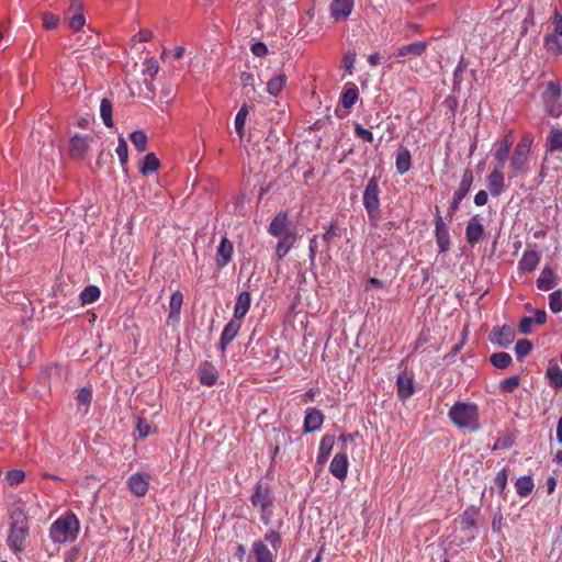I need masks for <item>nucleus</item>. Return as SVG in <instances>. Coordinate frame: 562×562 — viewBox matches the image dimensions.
Returning <instances> with one entry per match:
<instances>
[{"instance_id":"nucleus-20","label":"nucleus","mask_w":562,"mask_h":562,"mask_svg":"<svg viewBox=\"0 0 562 562\" xmlns=\"http://www.w3.org/2000/svg\"><path fill=\"white\" fill-rule=\"evenodd\" d=\"M330 473L339 479L342 480L347 476L348 473V458L345 452L336 453L333 458L330 465H329Z\"/></svg>"},{"instance_id":"nucleus-2","label":"nucleus","mask_w":562,"mask_h":562,"mask_svg":"<svg viewBox=\"0 0 562 562\" xmlns=\"http://www.w3.org/2000/svg\"><path fill=\"white\" fill-rule=\"evenodd\" d=\"M11 520L8 546L12 551L21 552L29 536V518L25 512L18 507L12 510Z\"/></svg>"},{"instance_id":"nucleus-60","label":"nucleus","mask_w":562,"mask_h":562,"mask_svg":"<svg viewBox=\"0 0 562 562\" xmlns=\"http://www.w3.org/2000/svg\"><path fill=\"white\" fill-rule=\"evenodd\" d=\"M59 23L58 16L50 14V13H44L43 14V26L46 30H53L57 27Z\"/></svg>"},{"instance_id":"nucleus-25","label":"nucleus","mask_w":562,"mask_h":562,"mask_svg":"<svg viewBox=\"0 0 562 562\" xmlns=\"http://www.w3.org/2000/svg\"><path fill=\"white\" fill-rule=\"evenodd\" d=\"M395 166H396V170L400 175H404L411 169L412 156H411V151L406 147L401 146L396 150Z\"/></svg>"},{"instance_id":"nucleus-58","label":"nucleus","mask_w":562,"mask_h":562,"mask_svg":"<svg viewBox=\"0 0 562 562\" xmlns=\"http://www.w3.org/2000/svg\"><path fill=\"white\" fill-rule=\"evenodd\" d=\"M518 385H519V376L518 375L507 378L501 382L502 390H504L506 392H513Z\"/></svg>"},{"instance_id":"nucleus-40","label":"nucleus","mask_w":562,"mask_h":562,"mask_svg":"<svg viewBox=\"0 0 562 562\" xmlns=\"http://www.w3.org/2000/svg\"><path fill=\"white\" fill-rule=\"evenodd\" d=\"M491 363L497 369H506L512 363V356L507 352H494L490 357Z\"/></svg>"},{"instance_id":"nucleus-27","label":"nucleus","mask_w":562,"mask_h":562,"mask_svg":"<svg viewBox=\"0 0 562 562\" xmlns=\"http://www.w3.org/2000/svg\"><path fill=\"white\" fill-rule=\"evenodd\" d=\"M540 262V256L535 250H527L524 252L521 259L518 262L519 270L524 272L533 271Z\"/></svg>"},{"instance_id":"nucleus-46","label":"nucleus","mask_w":562,"mask_h":562,"mask_svg":"<svg viewBox=\"0 0 562 562\" xmlns=\"http://www.w3.org/2000/svg\"><path fill=\"white\" fill-rule=\"evenodd\" d=\"M183 304V295L180 291H175L170 296L169 307H170V317H179L180 310Z\"/></svg>"},{"instance_id":"nucleus-6","label":"nucleus","mask_w":562,"mask_h":562,"mask_svg":"<svg viewBox=\"0 0 562 562\" xmlns=\"http://www.w3.org/2000/svg\"><path fill=\"white\" fill-rule=\"evenodd\" d=\"M380 193L381 190L379 188L378 179L372 177L366 186L362 201L367 210L370 224L374 227L378 226L381 218Z\"/></svg>"},{"instance_id":"nucleus-64","label":"nucleus","mask_w":562,"mask_h":562,"mask_svg":"<svg viewBox=\"0 0 562 562\" xmlns=\"http://www.w3.org/2000/svg\"><path fill=\"white\" fill-rule=\"evenodd\" d=\"M145 64H146L145 72L150 77H155L159 70L157 60L154 58H149L146 60Z\"/></svg>"},{"instance_id":"nucleus-10","label":"nucleus","mask_w":562,"mask_h":562,"mask_svg":"<svg viewBox=\"0 0 562 562\" xmlns=\"http://www.w3.org/2000/svg\"><path fill=\"white\" fill-rule=\"evenodd\" d=\"M277 553H273L261 540H256L251 544L247 562H276Z\"/></svg>"},{"instance_id":"nucleus-47","label":"nucleus","mask_w":562,"mask_h":562,"mask_svg":"<svg viewBox=\"0 0 562 562\" xmlns=\"http://www.w3.org/2000/svg\"><path fill=\"white\" fill-rule=\"evenodd\" d=\"M549 308L554 314L562 312V289H558L549 294Z\"/></svg>"},{"instance_id":"nucleus-53","label":"nucleus","mask_w":562,"mask_h":562,"mask_svg":"<svg viewBox=\"0 0 562 562\" xmlns=\"http://www.w3.org/2000/svg\"><path fill=\"white\" fill-rule=\"evenodd\" d=\"M355 135L367 143H372L374 140L372 132L368 128H364L359 123L355 124Z\"/></svg>"},{"instance_id":"nucleus-32","label":"nucleus","mask_w":562,"mask_h":562,"mask_svg":"<svg viewBox=\"0 0 562 562\" xmlns=\"http://www.w3.org/2000/svg\"><path fill=\"white\" fill-rule=\"evenodd\" d=\"M473 180H474V176H473L472 170L469 169V168L465 169L463 175H462V179L460 181V184H459L458 189L454 191L453 194H456L457 198L464 199L467 196V194L469 193L470 189H471Z\"/></svg>"},{"instance_id":"nucleus-30","label":"nucleus","mask_w":562,"mask_h":562,"mask_svg":"<svg viewBox=\"0 0 562 562\" xmlns=\"http://www.w3.org/2000/svg\"><path fill=\"white\" fill-rule=\"evenodd\" d=\"M555 285L554 272L549 266H544L537 279V288L541 291H549Z\"/></svg>"},{"instance_id":"nucleus-35","label":"nucleus","mask_w":562,"mask_h":562,"mask_svg":"<svg viewBox=\"0 0 562 562\" xmlns=\"http://www.w3.org/2000/svg\"><path fill=\"white\" fill-rule=\"evenodd\" d=\"M286 75L284 72L278 74L276 77L271 78L267 83V91L277 97L286 83Z\"/></svg>"},{"instance_id":"nucleus-52","label":"nucleus","mask_w":562,"mask_h":562,"mask_svg":"<svg viewBox=\"0 0 562 562\" xmlns=\"http://www.w3.org/2000/svg\"><path fill=\"white\" fill-rule=\"evenodd\" d=\"M79 406L88 407L92 400V391L89 387H81L76 397Z\"/></svg>"},{"instance_id":"nucleus-62","label":"nucleus","mask_w":562,"mask_h":562,"mask_svg":"<svg viewBox=\"0 0 562 562\" xmlns=\"http://www.w3.org/2000/svg\"><path fill=\"white\" fill-rule=\"evenodd\" d=\"M552 23L554 26V33L562 36V14L558 9H554L553 11Z\"/></svg>"},{"instance_id":"nucleus-28","label":"nucleus","mask_w":562,"mask_h":562,"mask_svg":"<svg viewBox=\"0 0 562 562\" xmlns=\"http://www.w3.org/2000/svg\"><path fill=\"white\" fill-rule=\"evenodd\" d=\"M277 237L279 238V241L276 247V254L279 259H282L296 241V233H285V235Z\"/></svg>"},{"instance_id":"nucleus-3","label":"nucleus","mask_w":562,"mask_h":562,"mask_svg":"<svg viewBox=\"0 0 562 562\" xmlns=\"http://www.w3.org/2000/svg\"><path fill=\"white\" fill-rule=\"evenodd\" d=\"M450 420L458 428L476 431L480 428L477 406L473 403L457 402L449 411Z\"/></svg>"},{"instance_id":"nucleus-8","label":"nucleus","mask_w":562,"mask_h":562,"mask_svg":"<svg viewBox=\"0 0 562 562\" xmlns=\"http://www.w3.org/2000/svg\"><path fill=\"white\" fill-rule=\"evenodd\" d=\"M516 333L509 325L495 326L488 335V340L498 347H508L515 340Z\"/></svg>"},{"instance_id":"nucleus-49","label":"nucleus","mask_w":562,"mask_h":562,"mask_svg":"<svg viewBox=\"0 0 562 562\" xmlns=\"http://www.w3.org/2000/svg\"><path fill=\"white\" fill-rule=\"evenodd\" d=\"M4 479L9 485H18L24 481L25 472L20 469H13L7 472Z\"/></svg>"},{"instance_id":"nucleus-1","label":"nucleus","mask_w":562,"mask_h":562,"mask_svg":"<svg viewBox=\"0 0 562 562\" xmlns=\"http://www.w3.org/2000/svg\"><path fill=\"white\" fill-rule=\"evenodd\" d=\"M80 529L77 516L68 512L56 519L49 529V537L55 543H65L74 541Z\"/></svg>"},{"instance_id":"nucleus-31","label":"nucleus","mask_w":562,"mask_h":562,"mask_svg":"<svg viewBox=\"0 0 562 562\" xmlns=\"http://www.w3.org/2000/svg\"><path fill=\"white\" fill-rule=\"evenodd\" d=\"M335 445V437L333 435H325L319 443L318 454H317V463L323 464L327 461L328 457L331 453V450Z\"/></svg>"},{"instance_id":"nucleus-51","label":"nucleus","mask_w":562,"mask_h":562,"mask_svg":"<svg viewBox=\"0 0 562 562\" xmlns=\"http://www.w3.org/2000/svg\"><path fill=\"white\" fill-rule=\"evenodd\" d=\"M240 81L243 89L246 91V93H252L255 92V76L251 72H241L240 75Z\"/></svg>"},{"instance_id":"nucleus-37","label":"nucleus","mask_w":562,"mask_h":562,"mask_svg":"<svg viewBox=\"0 0 562 562\" xmlns=\"http://www.w3.org/2000/svg\"><path fill=\"white\" fill-rule=\"evenodd\" d=\"M562 149V130L553 128L547 137V153Z\"/></svg>"},{"instance_id":"nucleus-61","label":"nucleus","mask_w":562,"mask_h":562,"mask_svg":"<svg viewBox=\"0 0 562 562\" xmlns=\"http://www.w3.org/2000/svg\"><path fill=\"white\" fill-rule=\"evenodd\" d=\"M251 53L257 57H263L268 54V47L262 42H256L251 45Z\"/></svg>"},{"instance_id":"nucleus-36","label":"nucleus","mask_w":562,"mask_h":562,"mask_svg":"<svg viewBox=\"0 0 562 562\" xmlns=\"http://www.w3.org/2000/svg\"><path fill=\"white\" fill-rule=\"evenodd\" d=\"M359 91L356 85L351 83L347 87L340 98L341 105L345 109H350L358 100Z\"/></svg>"},{"instance_id":"nucleus-57","label":"nucleus","mask_w":562,"mask_h":562,"mask_svg":"<svg viewBox=\"0 0 562 562\" xmlns=\"http://www.w3.org/2000/svg\"><path fill=\"white\" fill-rule=\"evenodd\" d=\"M86 24V18L82 13H75L69 19V27L74 31H80Z\"/></svg>"},{"instance_id":"nucleus-43","label":"nucleus","mask_w":562,"mask_h":562,"mask_svg":"<svg viewBox=\"0 0 562 562\" xmlns=\"http://www.w3.org/2000/svg\"><path fill=\"white\" fill-rule=\"evenodd\" d=\"M130 139L138 151L143 153L146 150L148 137L143 131H134L130 135Z\"/></svg>"},{"instance_id":"nucleus-38","label":"nucleus","mask_w":562,"mask_h":562,"mask_svg":"<svg viewBox=\"0 0 562 562\" xmlns=\"http://www.w3.org/2000/svg\"><path fill=\"white\" fill-rule=\"evenodd\" d=\"M248 113H249V108L246 103H244L235 116V130L240 139H243V137L245 135V124H246Z\"/></svg>"},{"instance_id":"nucleus-15","label":"nucleus","mask_w":562,"mask_h":562,"mask_svg":"<svg viewBox=\"0 0 562 562\" xmlns=\"http://www.w3.org/2000/svg\"><path fill=\"white\" fill-rule=\"evenodd\" d=\"M240 328L241 321L234 317L225 325L218 344V347L223 353L226 351L227 346L236 338Z\"/></svg>"},{"instance_id":"nucleus-21","label":"nucleus","mask_w":562,"mask_h":562,"mask_svg":"<svg viewBox=\"0 0 562 562\" xmlns=\"http://www.w3.org/2000/svg\"><path fill=\"white\" fill-rule=\"evenodd\" d=\"M324 422V415L316 408L308 407L304 418V432L310 434L318 430Z\"/></svg>"},{"instance_id":"nucleus-24","label":"nucleus","mask_w":562,"mask_h":562,"mask_svg":"<svg viewBox=\"0 0 562 562\" xmlns=\"http://www.w3.org/2000/svg\"><path fill=\"white\" fill-rule=\"evenodd\" d=\"M251 296L248 291H243L238 294L234 306V318L241 321L249 311Z\"/></svg>"},{"instance_id":"nucleus-45","label":"nucleus","mask_w":562,"mask_h":562,"mask_svg":"<svg viewBox=\"0 0 562 562\" xmlns=\"http://www.w3.org/2000/svg\"><path fill=\"white\" fill-rule=\"evenodd\" d=\"M116 154L120 159V164L123 168V170H126V165L128 161V146L123 136H120L117 139V147H116Z\"/></svg>"},{"instance_id":"nucleus-23","label":"nucleus","mask_w":562,"mask_h":562,"mask_svg":"<svg viewBox=\"0 0 562 562\" xmlns=\"http://www.w3.org/2000/svg\"><path fill=\"white\" fill-rule=\"evenodd\" d=\"M397 395L402 400H406L414 394L413 378L406 372H401L396 380Z\"/></svg>"},{"instance_id":"nucleus-5","label":"nucleus","mask_w":562,"mask_h":562,"mask_svg":"<svg viewBox=\"0 0 562 562\" xmlns=\"http://www.w3.org/2000/svg\"><path fill=\"white\" fill-rule=\"evenodd\" d=\"M250 503L254 508L260 510L261 521L268 526L272 518L273 496L268 483L259 481L254 487V493L250 496Z\"/></svg>"},{"instance_id":"nucleus-18","label":"nucleus","mask_w":562,"mask_h":562,"mask_svg":"<svg viewBox=\"0 0 562 562\" xmlns=\"http://www.w3.org/2000/svg\"><path fill=\"white\" fill-rule=\"evenodd\" d=\"M289 225L290 221L288 214L280 212L271 221L268 232L274 237L285 235V233H294L289 228Z\"/></svg>"},{"instance_id":"nucleus-13","label":"nucleus","mask_w":562,"mask_h":562,"mask_svg":"<svg viewBox=\"0 0 562 562\" xmlns=\"http://www.w3.org/2000/svg\"><path fill=\"white\" fill-rule=\"evenodd\" d=\"M92 137L88 135L76 134L69 142V155L74 159H82L89 150Z\"/></svg>"},{"instance_id":"nucleus-42","label":"nucleus","mask_w":562,"mask_h":562,"mask_svg":"<svg viewBox=\"0 0 562 562\" xmlns=\"http://www.w3.org/2000/svg\"><path fill=\"white\" fill-rule=\"evenodd\" d=\"M101 291L95 285L86 286L80 293L82 304H91L100 297Z\"/></svg>"},{"instance_id":"nucleus-41","label":"nucleus","mask_w":562,"mask_h":562,"mask_svg":"<svg viewBox=\"0 0 562 562\" xmlns=\"http://www.w3.org/2000/svg\"><path fill=\"white\" fill-rule=\"evenodd\" d=\"M100 115L101 119L106 127L113 126V119H112V103L109 99L104 98L101 100L100 104Z\"/></svg>"},{"instance_id":"nucleus-54","label":"nucleus","mask_w":562,"mask_h":562,"mask_svg":"<svg viewBox=\"0 0 562 562\" xmlns=\"http://www.w3.org/2000/svg\"><path fill=\"white\" fill-rule=\"evenodd\" d=\"M507 470L502 469L497 472L496 476L494 477V486L499 490V493H503L507 486Z\"/></svg>"},{"instance_id":"nucleus-11","label":"nucleus","mask_w":562,"mask_h":562,"mask_svg":"<svg viewBox=\"0 0 562 562\" xmlns=\"http://www.w3.org/2000/svg\"><path fill=\"white\" fill-rule=\"evenodd\" d=\"M355 7V0H333L329 5V15L335 22L346 21Z\"/></svg>"},{"instance_id":"nucleus-4","label":"nucleus","mask_w":562,"mask_h":562,"mask_svg":"<svg viewBox=\"0 0 562 562\" xmlns=\"http://www.w3.org/2000/svg\"><path fill=\"white\" fill-rule=\"evenodd\" d=\"M532 143L533 136L530 133H526L520 137L509 160V179H514L528 170Z\"/></svg>"},{"instance_id":"nucleus-9","label":"nucleus","mask_w":562,"mask_h":562,"mask_svg":"<svg viewBox=\"0 0 562 562\" xmlns=\"http://www.w3.org/2000/svg\"><path fill=\"white\" fill-rule=\"evenodd\" d=\"M436 210H437V216L435 218L436 244L439 248V252L445 254L450 249V245H451L450 234H449L446 223L443 222L442 216L440 215L438 207H436Z\"/></svg>"},{"instance_id":"nucleus-22","label":"nucleus","mask_w":562,"mask_h":562,"mask_svg":"<svg viewBox=\"0 0 562 562\" xmlns=\"http://www.w3.org/2000/svg\"><path fill=\"white\" fill-rule=\"evenodd\" d=\"M233 256V244L227 237H223L216 251V265L218 268L226 267Z\"/></svg>"},{"instance_id":"nucleus-50","label":"nucleus","mask_w":562,"mask_h":562,"mask_svg":"<svg viewBox=\"0 0 562 562\" xmlns=\"http://www.w3.org/2000/svg\"><path fill=\"white\" fill-rule=\"evenodd\" d=\"M291 435L286 428L273 429V443L281 446L291 443Z\"/></svg>"},{"instance_id":"nucleus-14","label":"nucleus","mask_w":562,"mask_h":562,"mask_svg":"<svg viewBox=\"0 0 562 562\" xmlns=\"http://www.w3.org/2000/svg\"><path fill=\"white\" fill-rule=\"evenodd\" d=\"M503 169L504 168L495 166L487 176V189L493 196H499L506 189Z\"/></svg>"},{"instance_id":"nucleus-56","label":"nucleus","mask_w":562,"mask_h":562,"mask_svg":"<svg viewBox=\"0 0 562 562\" xmlns=\"http://www.w3.org/2000/svg\"><path fill=\"white\" fill-rule=\"evenodd\" d=\"M338 233V223L337 221H333L326 232L323 234L322 238L326 244H329L334 238L339 237Z\"/></svg>"},{"instance_id":"nucleus-63","label":"nucleus","mask_w":562,"mask_h":562,"mask_svg":"<svg viewBox=\"0 0 562 562\" xmlns=\"http://www.w3.org/2000/svg\"><path fill=\"white\" fill-rule=\"evenodd\" d=\"M356 61V53L355 52H347L344 56L342 63L344 67L349 74H351L353 65Z\"/></svg>"},{"instance_id":"nucleus-33","label":"nucleus","mask_w":562,"mask_h":562,"mask_svg":"<svg viewBox=\"0 0 562 562\" xmlns=\"http://www.w3.org/2000/svg\"><path fill=\"white\" fill-rule=\"evenodd\" d=\"M160 167V161L154 153L147 154L142 161L139 172L144 176L156 172Z\"/></svg>"},{"instance_id":"nucleus-16","label":"nucleus","mask_w":562,"mask_h":562,"mask_svg":"<svg viewBox=\"0 0 562 562\" xmlns=\"http://www.w3.org/2000/svg\"><path fill=\"white\" fill-rule=\"evenodd\" d=\"M484 234V227L479 215L472 216L465 227V238L471 246L476 245Z\"/></svg>"},{"instance_id":"nucleus-59","label":"nucleus","mask_w":562,"mask_h":562,"mask_svg":"<svg viewBox=\"0 0 562 562\" xmlns=\"http://www.w3.org/2000/svg\"><path fill=\"white\" fill-rule=\"evenodd\" d=\"M533 324V318L529 316H525L519 321L518 330L522 335H528L531 333V326Z\"/></svg>"},{"instance_id":"nucleus-19","label":"nucleus","mask_w":562,"mask_h":562,"mask_svg":"<svg viewBox=\"0 0 562 562\" xmlns=\"http://www.w3.org/2000/svg\"><path fill=\"white\" fill-rule=\"evenodd\" d=\"M199 381L206 386H213L218 378L217 370L210 361L202 362L198 368Z\"/></svg>"},{"instance_id":"nucleus-29","label":"nucleus","mask_w":562,"mask_h":562,"mask_svg":"<svg viewBox=\"0 0 562 562\" xmlns=\"http://www.w3.org/2000/svg\"><path fill=\"white\" fill-rule=\"evenodd\" d=\"M546 378L551 387L559 390L562 387V370L553 360L549 362L547 368Z\"/></svg>"},{"instance_id":"nucleus-7","label":"nucleus","mask_w":562,"mask_h":562,"mask_svg":"<svg viewBox=\"0 0 562 562\" xmlns=\"http://www.w3.org/2000/svg\"><path fill=\"white\" fill-rule=\"evenodd\" d=\"M561 93L562 88L557 81H549L546 90L542 92V101L546 110L553 117H559L562 114V104L560 103Z\"/></svg>"},{"instance_id":"nucleus-55","label":"nucleus","mask_w":562,"mask_h":562,"mask_svg":"<svg viewBox=\"0 0 562 562\" xmlns=\"http://www.w3.org/2000/svg\"><path fill=\"white\" fill-rule=\"evenodd\" d=\"M265 541L271 544V547L277 551L282 544V538L280 532L276 530H271L265 535Z\"/></svg>"},{"instance_id":"nucleus-17","label":"nucleus","mask_w":562,"mask_h":562,"mask_svg":"<svg viewBox=\"0 0 562 562\" xmlns=\"http://www.w3.org/2000/svg\"><path fill=\"white\" fill-rule=\"evenodd\" d=\"M514 143L513 132H508L499 142L497 149L494 153V158L497 161V167L504 168L508 159L509 151Z\"/></svg>"},{"instance_id":"nucleus-34","label":"nucleus","mask_w":562,"mask_h":562,"mask_svg":"<svg viewBox=\"0 0 562 562\" xmlns=\"http://www.w3.org/2000/svg\"><path fill=\"white\" fill-rule=\"evenodd\" d=\"M515 487L520 497H527L532 493L535 483L530 475H524L517 479Z\"/></svg>"},{"instance_id":"nucleus-39","label":"nucleus","mask_w":562,"mask_h":562,"mask_svg":"<svg viewBox=\"0 0 562 562\" xmlns=\"http://www.w3.org/2000/svg\"><path fill=\"white\" fill-rule=\"evenodd\" d=\"M469 63L465 60V58L462 56L454 69L453 72V91L459 92L461 89V85L463 81V74L468 69Z\"/></svg>"},{"instance_id":"nucleus-48","label":"nucleus","mask_w":562,"mask_h":562,"mask_svg":"<svg viewBox=\"0 0 562 562\" xmlns=\"http://www.w3.org/2000/svg\"><path fill=\"white\" fill-rule=\"evenodd\" d=\"M531 349H532V342L530 340L520 339L516 342L515 355L518 360H521L522 358H525L527 355L530 353Z\"/></svg>"},{"instance_id":"nucleus-44","label":"nucleus","mask_w":562,"mask_h":562,"mask_svg":"<svg viewBox=\"0 0 562 562\" xmlns=\"http://www.w3.org/2000/svg\"><path fill=\"white\" fill-rule=\"evenodd\" d=\"M544 47L554 56H560L562 54V44L554 34L547 35L544 37Z\"/></svg>"},{"instance_id":"nucleus-26","label":"nucleus","mask_w":562,"mask_h":562,"mask_svg":"<svg viewBox=\"0 0 562 562\" xmlns=\"http://www.w3.org/2000/svg\"><path fill=\"white\" fill-rule=\"evenodd\" d=\"M427 48V43L424 41H416L407 45H403L398 47L396 55L398 57H405V56H422Z\"/></svg>"},{"instance_id":"nucleus-12","label":"nucleus","mask_w":562,"mask_h":562,"mask_svg":"<svg viewBox=\"0 0 562 562\" xmlns=\"http://www.w3.org/2000/svg\"><path fill=\"white\" fill-rule=\"evenodd\" d=\"M149 484L150 475L140 472L133 473L127 481L131 493L137 497H143L147 494Z\"/></svg>"}]
</instances>
